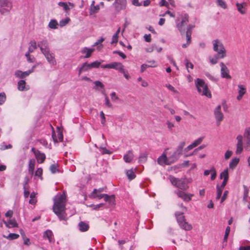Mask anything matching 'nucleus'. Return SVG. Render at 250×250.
I'll return each instance as SVG.
<instances>
[{
	"label": "nucleus",
	"instance_id": "1",
	"mask_svg": "<svg viewBox=\"0 0 250 250\" xmlns=\"http://www.w3.org/2000/svg\"><path fill=\"white\" fill-rule=\"evenodd\" d=\"M66 197V192L63 191L62 193H58L53 198V210L61 220H66L67 219L65 211Z\"/></svg>",
	"mask_w": 250,
	"mask_h": 250
},
{
	"label": "nucleus",
	"instance_id": "2",
	"mask_svg": "<svg viewBox=\"0 0 250 250\" xmlns=\"http://www.w3.org/2000/svg\"><path fill=\"white\" fill-rule=\"evenodd\" d=\"M213 50L216 52L218 57L224 58L227 56V51L223 42L219 39H215L212 42Z\"/></svg>",
	"mask_w": 250,
	"mask_h": 250
},
{
	"label": "nucleus",
	"instance_id": "3",
	"mask_svg": "<svg viewBox=\"0 0 250 250\" xmlns=\"http://www.w3.org/2000/svg\"><path fill=\"white\" fill-rule=\"evenodd\" d=\"M195 84L199 93L209 98L211 97V93L203 80L199 78L196 79L195 80Z\"/></svg>",
	"mask_w": 250,
	"mask_h": 250
},
{
	"label": "nucleus",
	"instance_id": "4",
	"mask_svg": "<svg viewBox=\"0 0 250 250\" xmlns=\"http://www.w3.org/2000/svg\"><path fill=\"white\" fill-rule=\"evenodd\" d=\"M169 179L171 183L176 188L182 190H187L188 188V186L182 179H178L173 176H170Z\"/></svg>",
	"mask_w": 250,
	"mask_h": 250
},
{
	"label": "nucleus",
	"instance_id": "5",
	"mask_svg": "<svg viewBox=\"0 0 250 250\" xmlns=\"http://www.w3.org/2000/svg\"><path fill=\"white\" fill-rule=\"evenodd\" d=\"M101 68L105 69H114L119 72L123 70V69L125 67L123 64L120 62H112L110 63L106 64H102L101 66Z\"/></svg>",
	"mask_w": 250,
	"mask_h": 250
},
{
	"label": "nucleus",
	"instance_id": "6",
	"mask_svg": "<svg viewBox=\"0 0 250 250\" xmlns=\"http://www.w3.org/2000/svg\"><path fill=\"white\" fill-rule=\"evenodd\" d=\"M12 7V3L9 0H0V11L2 14L9 12Z\"/></svg>",
	"mask_w": 250,
	"mask_h": 250
},
{
	"label": "nucleus",
	"instance_id": "7",
	"mask_svg": "<svg viewBox=\"0 0 250 250\" xmlns=\"http://www.w3.org/2000/svg\"><path fill=\"white\" fill-rule=\"evenodd\" d=\"M185 146V142H180L176 148V150L172 155V156L170 157V159L171 160L172 162H174L177 160L179 156L182 154L183 149Z\"/></svg>",
	"mask_w": 250,
	"mask_h": 250
},
{
	"label": "nucleus",
	"instance_id": "8",
	"mask_svg": "<svg viewBox=\"0 0 250 250\" xmlns=\"http://www.w3.org/2000/svg\"><path fill=\"white\" fill-rule=\"evenodd\" d=\"M116 11L119 12L126 9L127 6L126 0H115L113 3Z\"/></svg>",
	"mask_w": 250,
	"mask_h": 250
},
{
	"label": "nucleus",
	"instance_id": "9",
	"mask_svg": "<svg viewBox=\"0 0 250 250\" xmlns=\"http://www.w3.org/2000/svg\"><path fill=\"white\" fill-rule=\"evenodd\" d=\"M46 58L48 62L52 65L56 64V61L55 58V55L50 51V49L42 53Z\"/></svg>",
	"mask_w": 250,
	"mask_h": 250
},
{
	"label": "nucleus",
	"instance_id": "10",
	"mask_svg": "<svg viewBox=\"0 0 250 250\" xmlns=\"http://www.w3.org/2000/svg\"><path fill=\"white\" fill-rule=\"evenodd\" d=\"M50 126L52 129V138L54 142L55 143L62 142L63 140V135L61 129L59 127H57V135H56L53 127L51 125H50Z\"/></svg>",
	"mask_w": 250,
	"mask_h": 250
},
{
	"label": "nucleus",
	"instance_id": "11",
	"mask_svg": "<svg viewBox=\"0 0 250 250\" xmlns=\"http://www.w3.org/2000/svg\"><path fill=\"white\" fill-rule=\"evenodd\" d=\"M244 137L245 138L244 148L246 151H250V127L245 129Z\"/></svg>",
	"mask_w": 250,
	"mask_h": 250
},
{
	"label": "nucleus",
	"instance_id": "12",
	"mask_svg": "<svg viewBox=\"0 0 250 250\" xmlns=\"http://www.w3.org/2000/svg\"><path fill=\"white\" fill-rule=\"evenodd\" d=\"M188 17L186 14L182 18L181 21L180 22L178 21V20L176 21V26L178 28V30L180 31L181 34L184 31V29H183V27H184L186 25H187V23L188 21Z\"/></svg>",
	"mask_w": 250,
	"mask_h": 250
},
{
	"label": "nucleus",
	"instance_id": "13",
	"mask_svg": "<svg viewBox=\"0 0 250 250\" xmlns=\"http://www.w3.org/2000/svg\"><path fill=\"white\" fill-rule=\"evenodd\" d=\"M175 193L179 197L182 198L184 201L188 202L191 200L193 194L185 192L181 190L175 191Z\"/></svg>",
	"mask_w": 250,
	"mask_h": 250
},
{
	"label": "nucleus",
	"instance_id": "14",
	"mask_svg": "<svg viewBox=\"0 0 250 250\" xmlns=\"http://www.w3.org/2000/svg\"><path fill=\"white\" fill-rule=\"evenodd\" d=\"M214 114L217 123V125H219L220 122L222 121L224 118V115L221 112V106L220 105H218L215 108Z\"/></svg>",
	"mask_w": 250,
	"mask_h": 250
},
{
	"label": "nucleus",
	"instance_id": "15",
	"mask_svg": "<svg viewBox=\"0 0 250 250\" xmlns=\"http://www.w3.org/2000/svg\"><path fill=\"white\" fill-rule=\"evenodd\" d=\"M236 140L237 141V143L236 144L235 153L236 154H240L242 152L244 148L242 135H238L236 137Z\"/></svg>",
	"mask_w": 250,
	"mask_h": 250
},
{
	"label": "nucleus",
	"instance_id": "16",
	"mask_svg": "<svg viewBox=\"0 0 250 250\" xmlns=\"http://www.w3.org/2000/svg\"><path fill=\"white\" fill-rule=\"evenodd\" d=\"M32 151L34 152L38 163H42L46 158L45 154L38 150H36L34 148H32Z\"/></svg>",
	"mask_w": 250,
	"mask_h": 250
},
{
	"label": "nucleus",
	"instance_id": "17",
	"mask_svg": "<svg viewBox=\"0 0 250 250\" xmlns=\"http://www.w3.org/2000/svg\"><path fill=\"white\" fill-rule=\"evenodd\" d=\"M180 207L181 208L182 212H176L175 213V216L179 225H180V224L185 221L183 214L187 210L186 208L184 207L182 204L180 205Z\"/></svg>",
	"mask_w": 250,
	"mask_h": 250
},
{
	"label": "nucleus",
	"instance_id": "18",
	"mask_svg": "<svg viewBox=\"0 0 250 250\" xmlns=\"http://www.w3.org/2000/svg\"><path fill=\"white\" fill-rule=\"evenodd\" d=\"M32 70H27L25 71H22L20 70H16L14 72V76L16 78L18 79H22L28 77L30 74L32 73Z\"/></svg>",
	"mask_w": 250,
	"mask_h": 250
},
{
	"label": "nucleus",
	"instance_id": "19",
	"mask_svg": "<svg viewBox=\"0 0 250 250\" xmlns=\"http://www.w3.org/2000/svg\"><path fill=\"white\" fill-rule=\"evenodd\" d=\"M221 66V74L222 78L226 79H230L231 77L229 75V70L225 64L221 62L220 64Z\"/></svg>",
	"mask_w": 250,
	"mask_h": 250
},
{
	"label": "nucleus",
	"instance_id": "20",
	"mask_svg": "<svg viewBox=\"0 0 250 250\" xmlns=\"http://www.w3.org/2000/svg\"><path fill=\"white\" fill-rule=\"evenodd\" d=\"M247 91L246 87L242 84L238 85V93L236 99L237 100L240 101L242 99L243 96L246 94Z\"/></svg>",
	"mask_w": 250,
	"mask_h": 250
},
{
	"label": "nucleus",
	"instance_id": "21",
	"mask_svg": "<svg viewBox=\"0 0 250 250\" xmlns=\"http://www.w3.org/2000/svg\"><path fill=\"white\" fill-rule=\"evenodd\" d=\"M247 4L246 2H243L242 3L236 2V6L237 11L242 15H244L246 13V7Z\"/></svg>",
	"mask_w": 250,
	"mask_h": 250
},
{
	"label": "nucleus",
	"instance_id": "22",
	"mask_svg": "<svg viewBox=\"0 0 250 250\" xmlns=\"http://www.w3.org/2000/svg\"><path fill=\"white\" fill-rule=\"evenodd\" d=\"M98 197L100 198H104V201L107 202L111 205H113L115 204V197L114 195L109 196L104 194H100Z\"/></svg>",
	"mask_w": 250,
	"mask_h": 250
},
{
	"label": "nucleus",
	"instance_id": "23",
	"mask_svg": "<svg viewBox=\"0 0 250 250\" xmlns=\"http://www.w3.org/2000/svg\"><path fill=\"white\" fill-rule=\"evenodd\" d=\"M37 45L40 48L42 53H43L44 51L49 49L48 47V43L46 40H43L39 42Z\"/></svg>",
	"mask_w": 250,
	"mask_h": 250
},
{
	"label": "nucleus",
	"instance_id": "24",
	"mask_svg": "<svg viewBox=\"0 0 250 250\" xmlns=\"http://www.w3.org/2000/svg\"><path fill=\"white\" fill-rule=\"evenodd\" d=\"M204 139V137H201L199 138L198 139L195 140L191 144L189 145L188 147H187L185 149V151L187 152L189 150L192 149V148L195 147L199 145H200Z\"/></svg>",
	"mask_w": 250,
	"mask_h": 250
},
{
	"label": "nucleus",
	"instance_id": "25",
	"mask_svg": "<svg viewBox=\"0 0 250 250\" xmlns=\"http://www.w3.org/2000/svg\"><path fill=\"white\" fill-rule=\"evenodd\" d=\"M58 5L61 7H62L63 10L66 12H69L70 8H72L75 6L74 4L70 2H65L60 1L58 3Z\"/></svg>",
	"mask_w": 250,
	"mask_h": 250
},
{
	"label": "nucleus",
	"instance_id": "26",
	"mask_svg": "<svg viewBox=\"0 0 250 250\" xmlns=\"http://www.w3.org/2000/svg\"><path fill=\"white\" fill-rule=\"evenodd\" d=\"M18 89L20 91H27L29 89V86L26 85L23 80H21L18 82Z\"/></svg>",
	"mask_w": 250,
	"mask_h": 250
},
{
	"label": "nucleus",
	"instance_id": "27",
	"mask_svg": "<svg viewBox=\"0 0 250 250\" xmlns=\"http://www.w3.org/2000/svg\"><path fill=\"white\" fill-rule=\"evenodd\" d=\"M91 66L90 63H88L87 62H84L83 63L81 66L78 67V69L79 70V75H80L81 74L84 72H86L91 69Z\"/></svg>",
	"mask_w": 250,
	"mask_h": 250
},
{
	"label": "nucleus",
	"instance_id": "28",
	"mask_svg": "<svg viewBox=\"0 0 250 250\" xmlns=\"http://www.w3.org/2000/svg\"><path fill=\"white\" fill-rule=\"evenodd\" d=\"M94 50L95 49L94 48H89L85 47L81 49V52L82 54H85V55L83 56L84 58H88L91 56Z\"/></svg>",
	"mask_w": 250,
	"mask_h": 250
},
{
	"label": "nucleus",
	"instance_id": "29",
	"mask_svg": "<svg viewBox=\"0 0 250 250\" xmlns=\"http://www.w3.org/2000/svg\"><path fill=\"white\" fill-rule=\"evenodd\" d=\"M134 158L133 152L131 150H128L124 155L123 159L125 163H130Z\"/></svg>",
	"mask_w": 250,
	"mask_h": 250
},
{
	"label": "nucleus",
	"instance_id": "30",
	"mask_svg": "<svg viewBox=\"0 0 250 250\" xmlns=\"http://www.w3.org/2000/svg\"><path fill=\"white\" fill-rule=\"evenodd\" d=\"M43 237L44 239H47L50 243L54 241L53 234L51 230L48 229L45 231L43 234Z\"/></svg>",
	"mask_w": 250,
	"mask_h": 250
},
{
	"label": "nucleus",
	"instance_id": "31",
	"mask_svg": "<svg viewBox=\"0 0 250 250\" xmlns=\"http://www.w3.org/2000/svg\"><path fill=\"white\" fill-rule=\"evenodd\" d=\"M240 159L238 158H233L229 163V168L230 169H234L235 168L237 165L239 164Z\"/></svg>",
	"mask_w": 250,
	"mask_h": 250
},
{
	"label": "nucleus",
	"instance_id": "32",
	"mask_svg": "<svg viewBox=\"0 0 250 250\" xmlns=\"http://www.w3.org/2000/svg\"><path fill=\"white\" fill-rule=\"evenodd\" d=\"M79 230L82 232H84L88 230L89 225L87 223L81 221L78 224Z\"/></svg>",
	"mask_w": 250,
	"mask_h": 250
},
{
	"label": "nucleus",
	"instance_id": "33",
	"mask_svg": "<svg viewBox=\"0 0 250 250\" xmlns=\"http://www.w3.org/2000/svg\"><path fill=\"white\" fill-rule=\"evenodd\" d=\"M36 162L33 159H30L28 164V172L31 175H33L34 171Z\"/></svg>",
	"mask_w": 250,
	"mask_h": 250
},
{
	"label": "nucleus",
	"instance_id": "34",
	"mask_svg": "<svg viewBox=\"0 0 250 250\" xmlns=\"http://www.w3.org/2000/svg\"><path fill=\"white\" fill-rule=\"evenodd\" d=\"M3 222L7 228H11L18 227V224L14 219H10L7 222L3 221Z\"/></svg>",
	"mask_w": 250,
	"mask_h": 250
},
{
	"label": "nucleus",
	"instance_id": "35",
	"mask_svg": "<svg viewBox=\"0 0 250 250\" xmlns=\"http://www.w3.org/2000/svg\"><path fill=\"white\" fill-rule=\"evenodd\" d=\"M157 162L159 164L161 165L164 164H169V163L167 162V158L166 155L165 153H163L161 156H160L158 158Z\"/></svg>",
	"mask_w": 250,
	"mask_h": 250
},
{
	"label": "nucleus",
	"instance_id": "36",
	"mask_svg": "<svg viewBox=\"0 0 250 250\" xmlns=\"http://www.w3.org/2000/svg\"><path fill=\"white\" fill-rule=\"evenodd\" d=\"M104 188H100L98 189H94L93 191V192L89 195V197L91 198H98L100 199L98 196L100 195H97V193H101L103 191Z\"/></svg>",
	"mask_w": 250,
	"mask_h": 250
},
{
	"label": "nucleus",
	"instance_id": "37",
	"mask_svg": "<svg viewBox=\"0 0 250 250\" xmlns=\"http://www.w3.org/2000/svg\"><path fill=\"white\" fill-rule=\"evenodd\" d=\"M21 235L23 241V244L29 246L31 245L30 239L26 236L25 233L22 230L21 231Z\"/></svg>",
	"mask_w": 250,
	"mask_h": 250
},
{
	"label": "nucleus",
	"instance_id": "38",
	"mask_svg": "<svg viewBox=\"0 0 250 250\" xmlns=\"http://www.w3.org/2000/svg\"><path fill=\"white\" fill-rule=\"evenodd\" d=\"M59 26V24L56 20L52 19L49 21L48 26L49 28L52 29H57Z\"/></svg>",
	"mask_w": 250,
	"mask_h": 250
},
{
	"label": "nucleus",
	"instance_id": "39",
	"mask_svg": "<svg viewBox=\"0 0 250 250\" xmlns=\"http://www.w3.org/2000/svg\"><path fill=\"white\" fill-rule=\"evenodd\" d=\"M229 177V170L228 168H226L220 173V178L224 180H228Z\"/></svg>",
	"mask_w": 250,
	"mask_h": 250
},
{
	"label": "nucleus",
	"instance_id": "40",
	"mask_svg": "<svg viewBox=\"0 0 250 250\" xmlns=\"http://www.w3.org/2000/svg\"><path fill=\"white\" fill-rule=\"evenodd\" d=\"M192 26L191 25H189L188 27V28L187 29V31L186 32V38L187 40V44L189 45L191 41V30L192 28Z\"/></svg>",
	"mask_w": 250,
	"mask_h": 250
},
{
	"label": "nucleus",
	"instance_id": "41",
	"mask_svg": "<svg viewBox=\"0 0 250 250\" xmlns=\"http://www.w3.org/2000/svg\"><path fill=\"white\" fill-rule=\"evenodd\" d=\"M37 45L36 42L35 41H31L30 42V46L28 48V50L26 53H29L30 54L34 51V50L37 48Z\"/></svg>",
	"mask_w": 250,
	"mask_h": 250
},
{
	"label": "nucleus",
	"instance_id": "42",
	"mask_svg": "<svg viewBox=\"0 0 250 250\" xmlns=\"http://www.w3.org/2000/svg\"><path fill=\"white\" fill-rule=\"evenodd\" d=\"M179 226L182 229L186 230H190V229H192L191 225L188 224V222H186L185 221H184L183 223L180 224Z\"/></svg>",
	"mask_w": 250,
	"mask_h": 250
},
{
	"label": "nucleus",
	"instance_id": "43",
	"mask_svg": "<svg viewBox=\"0 0 250 250\" xmlns=\"http://www.w3.org/2000/svg\"><path fill=\"white\" fill-rule=\"evenodd\" d=\"M126 174L128 179L131 180L134 179L136 177L135 173L132 169L127 170L126 171Z\"/></svg>",
	"mask_w": 250,
	"mask_h": 250
},
{
	"label": "nucleus",
	"instance_id": "44",
	"mask_svg": "<svg viewBox=\"0 0 250 250\" xmlns=\"http://www.w3.org/2000/svg\"><path fill=\"white\" fill-rule=\"evenodd\" d=\"M216 3L218 6L224 9H226L227 8V4L224 0H216Z\"/></svg>",
	"mask_w": 250,
	"mask_h": 250
},
{
	"label": "nucleus",
	"instance_id": "45",
	"mask_svg": "<svg viewBox=\"0 0 250 250\" xmlns=\"http://www.w3.org/2000/svg\"><path fill=\"white\" fill-rule=\"evenodd\" d=\"M100 9V7L98 5L90 7L89 9V14L90 15L97 13Z\"/></svg>",
	"mask_w": 250,
	"mask_h": 250
},
{
	"label": "nucleus",
	"instance_id": "46",
	"mask_svg": "<svg viewBox=\"0 0 250 250\" xmlns=\"http://www.w3.org/2000/svg\"><path fill=\"white\" fill-rule=\"evenodd\" d=\"M104 60L95 61L90 63L91 69L93 68H98L100 64L104 62Z\"/></svg>",
	"mask_w": 250,
	"mask_h": 250
},
{
	"label": "nucleus",
	"instance_id": "47",
	"mask_svg": "<svg viewBox=\"0 0 250 250\" xmlns=\"http://www.w3.org/2000/svg\"><path fill=\"white\" fill-rule=\"evenodd\" d=\"M216 190H217V195L216 197V199L218 200L221 197V195L224 189L221 188L219 187V185H217L216 186Z\"/></svg>",
	"mask_w": 250,
	"mask_h": 250
},
{
	"label": "nucleus",
	"instance_id": "48",
	"mask_svg": "<svg viewBox=\"0 0 250 250\" xmlns=\"http://www.w3.org/2000/svg\"><path fill=\"white\" fill-rule=\"evenodd\" d=\"M70 21V19L69 18H66L64 19H62L59 22V25L61 27H63L66 25L69 21Z\"/></svg>",
	"mask_w": 250,
	"mask_h": 250
},
{
	"label": "nucleus",
	"instance_id": "49",
	"mask_svg": "<svg viewBox=\"0 0 250 250\" xmlns=\"http://www.w3.org/2000/svg\"><path fill=\"white\" fill-rule=\"evenodd\" d=\"M25 56L28 62H33L35 61V57L30 55V54H29V53H26Z\"/></svg>",
	"mask_w": 250,
	"mask_h": 250
},
{
	"label": "nucleus",
	"instance_id": "50",
	"mask_svg": "<svg viewBox=\"0 0 250 250\" xmlns=\"http://www.w3.org/2000/svg\"><path fill=\"white\" fill-rule=\"evenodd\" d=\"M147 154L144 153L141 154L139 158V162L140 163L145 162L146 161Z\"/></svg>",
	"mask_w": 250,
	"mask_h": 250
},
{
	"label": "nucleus",
	"instance_id": "51",
	"mask_svg": "<svg viewBox=\"0 0 250 250\" xmlns=\"http://www.w3.org/2000/svg\"><path fill=\"white\" fill-rule=\"evenodd\" d=\"M99 149L103 154H110L111 153V152L110 150L107 149L105 147H104L103 146H101L100 147H99Z\"/></svg>",
	"mask_w": 250,
	"mask_h": 250
},
{
	"label": "nucleus",
	"instance_id": "52",
	"mask_svg": "<svg viewBox=\"0 0 250 250\" xmlns=\"http://www.w3.org/2000/svg\"><path fill=\"white\" fill-rule=\"evenodd\" d=\"M219 59L221 58L218 57L217 55H216L214 58L209 57V62L211 64H215L217 63L218 60Z\"/></svg>",
	"mask_w": 250,
	"mask_h": 250
},
{
	"label": "nucleus",
	"instance_id": "53",
	"mask_svg": "<svg viewBox=\"0 0 250 250\" xmlns=\"http://www.w3.org/2000/svg\"><path fill=\"white\" fill-rule=\"evenodd\" d=\"M57 167V165L56 164H53L50 166L49 169L52 173L54 174L58 171Z\"/></svg>",
	"mask_w": 250,
	"mask_h": 250
},
{
	"label": "nucleus",
	"instance_id": "54",
	"mask_svg": "<svg viewBox=\"0 0 250 250\" xmlns=\"http://www.w3.org/2000/svg\"><path fill=\"white\" fill-rule=\"evenodd\" d=\"M19 237V235L16 233H10L6 238L10 240L16 239Z\"/></svg>",
	"mask_w": 250,
	"mask_h": 250
},
{
	"label": "nucleus",
	"instance_id": "55",
	"mask_svg": "<svg viewBox=\"0 0 250 250\" xmlns=\"http://www.w3.org/2000/svg\"><path fill=\"white\" fill-rule=\"evenodd\" d=\"M165 86L171 92L174 93H178V91L170 84H166Z\"/></svg>",
	"mask_w": 250,
	"mask_h": 250
},
{
	"label": "nucleus",
	"instance_id": "56",
	"mask_svg": "<svg viewBox=\"0 0 250 250\" xmlns=\"http://www.w3.org/2000/svg\"><path fill=\"white\" fill-rule=\"evenodd\" d=\"M185 64L188 72H189L188 69V68H190L191 69L193 68V64L191 62H189L187 59L185 60Z\"/></svg>",
	"mask_w": 250,
	"mask_h": 250
},
{
	"label": "nucleus",
	"instance_id": "57",
	"mask_svg": "<svg viewBox=\"0 0 250 250\" xmlns=\"http://www.w3.org/2000/svg\"><path fill=\"white\" fill-rule=\"evenodd\" d=\"M6 101V95L3 92L0 93V105L2 104Z\"/></svg>",
	"mask_w": 250,
	"mask_h": 250
},
{
	"label": "nucleus",
	"instance_id": "58",
	"mask_svg": "<svg viewBox=\"0 0 250 250\" xmlns=\"http://www.w3.org/2000/svg\"><path fill=\"white\" fill-rule=\"evenodd\" d=\"M100 115L101 118V124L103 125H104L105 124L106 120H105V117L104 116V114L103 112V111H101L100 113Z\"/></svg>",
	"mask_w": 250,
	"mask_h": 250
},
{
	"label": "nucleus",
	"instance_id": "59",
	"mask_svg": "<svg viewBox=\"0 0 250 250\" xmlns=\"http://www.w3.org/2000/svg\"><path fill=\"white\" fill-rule=\"evenodd\" d=\"M211 180H214L216 177V171L214 167L211 168Z\"/></svg>",
	"mask_w": 250,
	"mask_h": 250
},
{
	"label": "nucleus",
	"instance_id": "60",
	"mask_svg": "<svg viewBox=\"0 0 250 250\" xmlns=\"http://www.w3.org/2000/svg\"><path fill=\"white\" fill-rule=\"evenodd\" d=\"M110 97L112 102H115L116 101L119 100V97L116 95V94L115 92H112L110 94Z\"/></svg>",
	"mask_w": 250,
	"mask_h": 250
},
{
	"label": "nucleus",
	"instance_id": "61",
	"mask_svg": "<svg viewBox=\"0 0 250 250\" xmlns=\"http://www.w3.org/2000/svg\"><path fill=\"white\" fill-rule=\"evenodd\" d=\"M159 5L160 6H166L167 8H169V4L166 0H161L159 2Z\"/></svg>",
	"mask_w": 250,
	"mask_h": 250
},
{
	"label": "nucleus",
	"instance_id": "62",
	"mask_svg": "<svg viewBox=\"0 0 250 250\" xmlns=\"http://www.w3.org/2000/svg\"><path fill=\"white\" fill-rule=\"evenodd\" d=\"M42 174V169L41 167L38 168L35 171V176L41 177Z\"/></svg>",
	"mask_w": 250,
	"mask_h": 250
},
{
	"label": "nucleus",
	"instance_id": "63",
	"mask_svg": "<svg viewBox=\"0 0 250 250\" xmlns=\"http://www.w3.org/2000/svg\"><path fill=\"white\" fill-rule=\"evenodd\" d=\"M120 72L123 74L124 77L126 79L128 80L130 78V76L128 75L127 71L125 70V67L123 69V70H122Z\"/></svg>",
	"mask_w": 250,
	"mask_h": 250
},
{
	"label": "nucleus",
	"instance_id": "64",
	"mask_svg": "<svg viewBox=\"0 0 250 250\" xmlns=\"http://www.w3.org/2000/svg\"><path fill=\"white\" fill-rule=\"evenodd\" d=\"M232 154V152L230 150H227L225 154V158L226 160L229 159Z\"/></svg>",
	"mask_w": 250,
	"mask_h": 250
}]
</instances>
